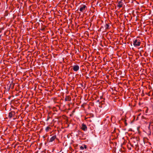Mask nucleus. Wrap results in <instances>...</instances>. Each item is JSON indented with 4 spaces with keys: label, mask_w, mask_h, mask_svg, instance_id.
<instances>
[{
    "label": "nucleus",
    "mask_w": 153,
    "mask_h": 153,
    "mask_svg": "<svg viewBox=\"0 0 153 153\" xmlns=\"http://www.w3.org/2000/svg\"><path fill=\"white\" fill-rule=\"evenodd\" d=\"M133 45L134 47H136L140 46V42L139 40L136 39L133 40Z\"/></svg>",
    "instance_id": "1"
},
{
    "label": "nucleus",
    "mask_w": 153,
    "mask_h": 153,
    "mask_svg": "<svg viewBox=\"0 0 153 153\" xmlns=\"http://www.w3.org/2000/svg\"><path fill=\"white\" fill-rule=\"evenodd\" d=\"M86 8V6L85 5L82 4L80 7L79 10L81 12H83Z\"/></svg>",
    "instance_id": "2"
},
{
    "label": "nucleus",
    "mask_w": 153,
    "mask_h": 153,
    "mask_svg": "<svg viewBox=\"0 0 153 153\" xmlns=\"http://www.w3.org/2000/svg\"><path fill=\"white\" fill-rule=\"evenodd\" d=\"M81 129L84 131H85L87 130V127L84 124H82V125Z\"/></svg>",
    "instance_id": "3"
},
{
    "label": "nucleus",
    "mask_w": 153,
    "mask_h": 153,
    "mask_svg": "<svg viewBox=\"0 0 153 153\" xmlns=\"http://www.w3.org/2000/svg\"><path fill=\"white\" fill-rule=\"evenodd\" d=\"M79 69V67L78 65H74L73 67V70L74 71H76Z\"/></svg>",
    "instance_id": "4"
},
{
    "label": "nucleus",
    "mask_w": 153,
    "mask_h": 153,
    "mask_svg": "<svg viewBox=\"0 0 153 153\" xmlns=\"http://www.w3.org/2000/svg\"><path fill=\"white\" fill-rule=\"evenodd\" d=\"M122 1H118V5L117 6L119 8L122 7L123 6V4Z\"/></svg>",
    "instance_id": "5"
},
{
    "label": "nucleus",
    "mask_w": 153,
    "mask_h": 153,
    "mask_svg": "<svg viewBox=\"0 0 153 153\" xmlns=\"http://www.w3.org/2000/svg\"><path fill=\"white\" fill-rule=\"evenodd\" d=\"M15 114V112L14 111H11L9 114L8 117L9 118H11Z\"/></svg>",
    "instance_id": "6"
},
{
    "label": "nucleus",
    "mask_w": 153,
    "mask_h": 153,
    "mask_svg": "<svg viewBox=\"0 0 153 153\" xmlns=\"http://www.w3.org/2000/svg\"><path fill=\"white\" fill-rule=\"evenodd\" d=\"M56 138V136L55 135H54L51 137L50 139L49 142H52Z\"/></svg>",
    "instance_id": "7"
},
{
    "label": "nucleus",
    "mask_w": 153,
    "mask_h": 153,
    "mask_svg": "<svg viewBox=\"0 0 153 153\" xmlns=\"http://www.w3.org/2000/svg\"><path fill=\"white\" fill-rule=\"evenodd\" d=\"M51 129V128L48 126L46 128H45V130L47 132H48L49 130L50 129Z\"/></svg>",
    "instance_id": "8"
},
{
    "label": "nucleus",
    "mask_w": 153,
    "mask_h": 153,
    "mask_svg": "<svg viewBox=\"0 0 153 153\" xmlns=\"http://www.w3.org/2000/svg\"><path fill=\"white\" fill-rule=\"evenodd\" d=\"M80 148L81 150H83L84 149V147L82 146H80Z\"/></svg>",
    "instance_id": "9"
},
{
    "label": "nucleus",
    "mask_w": 153,
    "mask_h": 153,
    "mask_svg": "<svg viewBox=\"0 0 153 153\" xmlns=\"http://www.w3.org/2000/svg\"><path fill=\"white\" fill-rule=\"evenodd\" d=\"M84 148V149H87V146L85 145H84V147H83Z\"/></svg>",
    "instance_id": "10"
},
{
    "label": "nucleus",
    "mask_w": 153,
    "mask_h": 153,
    "mask_svg": "<svg viewBox=\"0 0 153 153\" xmlns=\"http://www.w3.org/2000/svg\"><path fill=\"white\" fill-rule=\"evenodd\" d=\"M148 110V108H147V110H146V113H147V112Z\"/></svg>",
    "instance_id": "11"
},
{
    "label": "nucleus",
    "mask_w": 153,
    "mask_h": 153,
    "mask_svg": "<svg viewBox=\"0 0 153 153\" xmlns=\"http://www.w3.org/2000/svg\"><path fill=\"white\" fill-rule=\"evenodd\" d=\"M107 27H108V25H107Z\"/></svg>",
    "instance_id": "12"
},
{
    "label": "nucleus",
    "mask_w": 153,
    "mask_h": 153,
    "mask_svg": "<svg viewBox=\"0 0 153 153\" xmlns=\"http://www.w3.org/2000/svg\"><path fill=\"white\" fill-rule=\"evenodd\" d=\"M123 0H120L121 1H122Z\"/></svg>",
    "instance_id": "13"
}]
</instances>
